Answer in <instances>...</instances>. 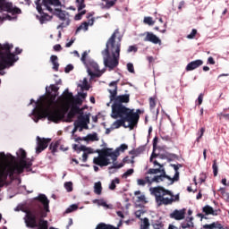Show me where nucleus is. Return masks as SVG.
Here are the masks:
<instances>
[{"label":"nucleus","mask_w":229,"mask_h":229,"mask_svg":"<svg viewBox=\"0 0 229 229\" xmlns=\"http://www.w3.org/2000/svg\"><path fill=\"white\" fill-rule=\"evenodd\" d=\"M171 166L174 167L175 171L174 178H171V176L165 174V169L150 168L148 170V174H157V173H161V174L154 176H145L144 183H148V185H151L153 182L160 183V182H164V180H168L170 182L168 185H173L174 182H178V180H180V172L178 170L180 169V167H182V165H171Z\"/></svg>","instance_id":"5"},{"label":"nucleus","mask_w":229,"mask_h":229,"mask_svg":"<svg viewBox=\"0 0 229 229\" xmlns=\"http://www.w3.org/2000/svg\"><path fill=\"white\" fill-rule=\"evenodd\" d=\"M94 192L95 194L101 196V192H103V186L101 185V182H95Z\"/></svg>","instance_id":"28"},{"label":"nucleus","mask_w":229,"mask_h":229,"mask_svg":"<svg viewBox=\"0 0 229 229\" xmlns=\"http://www.w3.org/2000/svg\"><path fill=\"white\" fill-rule=\"evenodd\" d=\"M72 101H73L72 105H76L77 106H78V105L79 106L83 105V100H81V98H73V100H72Z\"/></svg>","instance_id":"44"},{"label":"nucleus","mask_w":229,"mask_h":229,"mask_svg":"<svg viewBox=\"0 0 229 229\" xmlns=\"http://www.w3.org/2000/svg\"><path fill=\"white\" fill-rule=\"evenodd\" d=\"M74 44V39H71L68 43H66L65 47H71Z\"/></svg>","instance_id":"60"},{"label":"nucleus","mask_w":229,"mask_h":229,"mask_svg":"<svg viewBox=\"0 0 229 229\" xmlns=\"http://www.w3.org/2000/svg\"><path fill=\"white\" fill-rule=\"evenodd\" d=\"M88 159H89V154L83 153V155H82V162H87Z\"/></svg>","instance_id":"58"},{"label":"nucleus","mask_w":229,"mask_h":229,"mask_svg":"<svg viewBox=\"0 0 229 229\" xmlns=\"http://www.w3.org/2000/svg\"><path fill=\"white\" fill-rule=\"evenodd\" d=\"M127 70L129 71V72H131L133 74L135 72V68L133 67V64L128 63Z\"/></svg>","instance_id":"49"},{"label":"nucleus","mask_w":229,"mask_h":229,"mask_svg":"<svg viewBox=\"0 0 229 229\" xmlns=\"http://www.w3.org/2000/svg\"><path fill=\"white\" fill-rule=\"evenodd\" d=\"M143 215H144V210H142V209L135 212L136 217H138V219H140V221H141L140 229H144V224H142L144 219L140 218Z\"/></svg>","instance_id":"31"},{"label":"nucleus","mask_w":229,"mask_h":229,"mask_svg":"<svg viewBox=\"0 0 229 229\" xmlns=\"http://www.w3.org/2000/svg\"><path fill=\"white\" fill-rule=\"evenodd\" d=\"M78 12H81L85 8V0H76Z\"/></svg>","instance_id":"34"},{"label":"nucleus","mask_w":229,"mask_h":229,"mask_svg":"<svg viewBox=\"0 0 229 229\" xmlns=\"http://www.w3.org/2000/svg\"><path fill=\"white\" fill-rule=\"evenodd\" d=\"M49 89L51 91H48L47 88V96L44 97L42 100L36 102V107L33 109V115L37 117L35 123H38L40 119L47 118L52 123H58L65 117V114L69 111L65 107L53 108V105H55V101L58 98L60 88L55 84H51Z\"/></svg>","instance_id":"1"},{"label":"nucleus","mask_w":229,"mask_h":229,"mask_svg":"<svg viewBox=\"0 0 229 229\" xmlns=\"http://www.w3.org/2000/svg\"><path fill=\"white\" fill-rule=\"evenodd\" d=\"M138 48L136 46H130L127 49V53H137Z\"/></svg>","instance_id":"50"},{"label":"nucleus","mask_w":229,"mask_h":229,"mask_svg":"<svg viewBox=\"0 0 229 229\" xmlns=\"http://www.w3.org/2000/svg\"><path fill=\"white\" fill-rule=\"evenodd\" d=\"M196 35H198V30L193 29L191 32L187 36V38L192 39L194 37H196Z\"/></svg>","instance_id":"43"},{"label":"nucleus","mask_w":229,"mask_h":229,"mask_svg":"<svg viewBox=\"0 0 229 229\" xmlns=\"http://www.w3.org/2000/svg\"><path fill=\"white\" fill-rule=\"evenodd\" d=\"M50 60H51V63L53 64L54 71L58 72V68L60 67V64H58V56L51 55Z\"/></svg>","instance_id":"27"},{"label":"nucleus","mask_w":229,"mask_h":229,"mask_svg":"<svg viewBox=\"0 0 229 229\" xmlns=\"http://www.w3.org/2000/svg\"><path fill=\"white\" fill-rule=\"evenodd\" d=\"M54 51H62V45L60 44L55 45Z\"/></svg>","instance_id":"56"},{"label":"nucleus","mask_w":229,"mask_h":229,"mask_svg":"<svg viewBox=\"0 0 229 229\" xmlns=\"http://www.w3.org/2000/svg\"><path fill=\"white\" fill-rule=\"evenodd\" d=\"M86 151H87V153H89V155L92 154V153H94V149H92V148H87V147H86Z\"/></svg>","instance_id":"63"},{"label":"nucleus","mask_w":229,"mask_h":229,"mask_svg":"<svg viewBox=\"0 0 229 229\" xmlns=\"http://www.w3.org/2000/svg\"><path fill=\"white\" fill-rule=\"evenodd\" d=\"M149 106L151 109L155 108L157 106V100H155V98L151 97L149 98Z\"/></svg>","instance_id":"42"},{"label":"nucleus","mask_w":229,"mask_h":229,"mask_svg":"<svg viewBox=\"0 0 229 229\" xmlns=\"http://www.w3.org/2000/svg\"><path fill=\"white\" fill-rule=\"evenodd\" d=\"M157 144H158V138H154V140H153V146H154V148H157Z\"/></svg>","instance_id":"62"},{"label":"nucleus","mask_w":229,"mask_h":229,"mask_svg":"<svg viewBox=\"0 0 229 229\" xmlns=\"http://www.w3.org/2000/svg\"><path fill=\"white\" fill-rule=\"evenodd\" d=\"M78 121L74 122L77 123V127H81L79 131H83L84 130H89V124H90V114H84L83 113L79 114L77 117Z\"/></svg>","instance_id":"12"},{"label":"nucleus","mask_w":229,"mask_h":229,"mask_svg":"<svg viewBox=\"0 0 229 229\" xmlns=\"http://www.w3.org/2000/svg\"><path fill=\"white\" fill-rule=\"evenodd\" d=\"M112 119H124L127 121L130 130H133L137 123H139V113H135L133 109L124 106L123 104H113Z\"/></svg>","instance_id":"4"},{"label":"nucleus","mask_w":229,"mask_h":229,"mask_svg":"<svg viewBox=\"0 0 229 229\" xmlns=\"http://www.w3.org/2000/svg\"><path fill=\"white\" fill-rule=\"evenodd\" d=\"M58 148H60L61 151H68L69 147H65V145H62V140H58L55 142H52L49 146V149L53 155L58 151Z\"/></svg>","instance_id":"15"},{"label":"nucleus","mask_w":229,"mask_h":229,"mask_svg":"<svg viewBox=\"0 0 229 229\" xmlns=\"http://www.w3.org/2000/svg\"><path fill=\"white\" fill-rule=\"evenodd\" d=\"M83 140L86 142H89L90 140L91 142H96L99 140V137H98V133L94 132L92 134H88L87 137H83Z\"/></svg>","instance_id":"26"},{"label":"nucleus","mask_w":229,"mask_h":229,"mask_svg":"<svg viewBox=\"0 0 229 229\" xmlns=\"http://www.w3.org/2000/svg\"><path fill=\"white\" fill-rule=\"evenodd\" d=\"M115 3H117V0H111L106 3V5L103 8H106V10H110L113 6H115Z\"/></svg>","instance_id":"33"},{"label":"nucleus","mask_w":229,"mask_h":229,"mask_svg":"<svg viewBox=\"0 0 229 229\" xmlns=\"http://www.w3.org/2000/svg\"><path fill=\"white\" fill-rule=\"evenodd\" d=\"M124 166V163L117 164V162L113 160V165L109 167V169H121V167Z\"/></svg>","instance_id":"36"},{"label":"nucleus","mask_w":229,"mask_h":229,"mask_svg":"<svg viewBox=\"0 0 229 229\" xmlns=\"http://www.w3.org/2000/svg\"><path fill=\"white\" fill-rule=\"evenodd\" d=\"M83 110H85V108H80V106H78L77 105L72 104L67 114L68 119H74L76 115L83 114Z\"/></svg>","instance_id":"18"},{"label":"nucleus","mask_w":229,"mask_h":229,"mask_svg":"<svg viewBox=\"0 0 229 229\" xmlns=\"http://www.w3.org/2000/svg\"><path fill=\"white\" fill-rule=\"evenodd\" d=\"M204 133H205V127H202L200 129V134H199V136L197 139L198 142H199V139H201V137H203Z\"/></svg>","instance_id":"55"},{"label":"nucleus","mask_w":229,"mask_h":229,"mask_svg":"<svg viewBox=\"0 0 229 229\" xmlns=\"http://www.w3.org/2000/svg\"><path fill=\"white\" fill-rule=\"evenodd\" d=\"M43 6H45L46 10L50 12V13H53L54 15H56L60 19V21H66L67 17L65 16V13L62 11V9H55L51 8L52 6H62V2L60 0H42Z\"/></svg>","instance_id":"8"},{"label":"nucleus","mask_w":229,"mask_h":229,"mask_svg":"<svg viewBox=\"0 0 229 229\" xmlns=\"http://www.w3.org/2000/svg\"><path fill=\"white\" fill-rule=\"evenodd\" d=\"M198 103H199V105H201L203 103V94L202 93L198 97Z\"/></svg>","instance_id":"57"},{"label":"nucleus","mask_w":229,"mask_h":229,"mask_svg":"<svg viewBox=\"0 0 229 229\" xmlns=\"http://www.w3.org/2000/svg\"><path fill=\"white\" fill-rule=\"evenodd\" d=\"M122 40L123 36L119 29L114 30V33L106 41V49L102 51L105 67H107L109 71H114L119 65Z\"/></svg>","instance_id":"2"},{"label":"nucleus","mask_w":229,"mask_h":229,"mask_svg":"<svg viewBox=\"0 0 229 229\" xmlns=\"http://www.w3.org/2000/svg\"><path fill=\"white\" fill-rule=\"evenodd\" d=\"M212 169H213L214 176H217L218 166H217V160H216V159L213 161Z\"/></svg>","instance_id":"35"},{"label":"nucleus","mask_w":229,"mask_h":229,"mask_svg":"<svg viewBox=\"0 0 229 229\" xmlns=\"http://www.w3.org/2000/svg\"><path fill=\"white\" fill-rule=\"evenodd\" d=\"M144 24H148V26H153L155 24V21H153L152 17H145Z\"/></svg>","instance_id":"37"},{"label":"nucleus","mask_w":229,"mask_h":229,"mask_svg":"<svg viewBox=\"0 0 229 229\" xmlns=\"http://www.w3.org/2000/svg\"><path fill=\"white\" fill-rule=\"evenodd\" d=\"M194 227V223H182V228L187 229V228H193Z\"/></svg>","instance_id":"47"},{"label":"nucleus","mask_w":229,"mask_h":229,"mask_svg":"<svg viewBox=\"0 0 229 229\" xmlns=\"http://www.w3.org/2000/svg\"><path fill=\"white\" fill-rule=\"evenodd\" d=\"M150 191L156 198V203L157 207H162V205H173L174 201H180V194L174 196L173 198H165L164 196H174L173 192L169 190H165L164 187L157 186L154 188H150Z\"/></svg>","instance_id":"6"},{"label":"nucleus","mask_w":229,"mask_h":229,"mask_svg":"<svg viewBox=\"0 0 229 229\" xmlns=\"http://www.w3.org/2000/svg\"><path fill=\"white\" fill-rule=\"evenodd\" d=\"M17 155L18 158H20L19 161H15V157L12 156V154L0 152V162L7 171L11 180H13V174H22L24 169H30L33 165L31 162L26 161V150L20 148Z\"/></svg>","instance_id":"3"},{"label":"nucleus","mask_w":229,"mask_h":229,"mask_svg":"<svg viewBox=\"0 0 229 229\" xmlns=\"http://www.w3.org/2000/svg\"><path fill=\"white\" fill-rule=\"evenodd\" d=\"M96 229H119V227H115L114 225H106V224H98Z\"/></svg>","instance_id":"29"},{"label":"nucleus","mask_w":229,"mask_h":229,"mask_svg":"<svg viewBox=\"0 0 229 229\" xmlns=\"http://www.w3.org/2000/svg\"><path fill=\"white\" fill-rule=\"evenodd\" d=\"M109 87H112V89H108V92L110 94V101H114V105L130 103V95H120L117 97V81H112Z\"/></svg>","instance_id":"9"},{"label":"nucleus","mask_w":229,"mask_h":229,"mask_svg":"<svg viewBox=\"0 0 229 229\" xmlns=\"http://www.w3.org/2000/svg\"><path fill=\"white\" fill-rule=\"evenodd\" d=\"M201 65H203V60L201 59H197L195 61H191V63H189L186 66V71L190 72V71H194L195 69H198V67H201Z\"/></svg>","instance_id":"21"},{"label":"nucleus","mask_w":229,"mask_h":229,"mask_svg":"<svg viewBox=\"0 0 229 229\" xmlns=\"http://www.w3.org/2000/svg\"><path fill=\"white\" fill-rule=\"evenodd\" d=\"M203 229H225L223 225L219 222H213L212 224H207L202 226Z\"/></svg>","instance_id":"23"},{"label":"nucleus","mask_w":229,"mask_h":229,"mask_svg":"<svg viewBox=\"0 0 229 229\" xmlns=\"http://www.w3.org/2000/svg\"><path fill=\"white\" fill-rule=\"evenodd\" d=\"M126 149H128V145L126 144H122L114 151V148H111V155H113L114 162H117V158L119 157L121 153H124Z\"/></svg>","instance_id":"19"},{"label":"nucleus","mask_w":229,"mask_h":229,"mask_svg":"<svg viewBox=\"0 0 229 229\" xmlns=\"http://www.w3.org/2000/svg\"><path fill=\"white\" fill-rule=\"evenodd\" d=\"M116 214H117L118 217L124 219V214L123 213V211H117Z\"/></svg>","instance_id":"61"},{"label":"nucleus","mask_w":229,"mask_h":229,"mask_svg":"<svg viewBox=\"0 0 229 229\" xmlns=\"http://www.w3.org/2000/svg\"><path fill=\"white\" fill-rule=\"evenodd\" d=\"M36 4V10H38L39 15H37V19L39 21L40 24H46L47 22H49V21H53V16H50L49 14L44 13V9H42V6H44V4L42 3V0H35Z\"/></svg>","instance_id":"10"},{"label":"nucleus","mask_w":229,"mask_h":229,"mask_svg":"<svg viewBox=\"0 0 229 229\" xmlns=\"http://www.w3.org/2000/svg\"><path fill=\"white\" fill-rule=\"evenodd\" d=\"M142 153H144V147L131 150L130 155H132L131 160H130V158L126 157L123 158V164H133V158H135V157H139V155Z\"/></svg>","instance_id":"16"},{"label":"nucleus","mask_w":229,"mask_h":229,"mask_svg":"<svg viewBox=\"0 0 229 229\" xmlns=\"http://www.w3.org/2000/svg\"><path fill=\"white\" fill-rule=\"evenodd\" d=\"M85 13H87V11H86V10L81 11V13H77V14L74 16V20H75V21H81V17H83V15H85Z\"/></svg>","instance_id":"38"},{"label":"nucleus","mask_w":229,"mask_h":229,"mask_svg":"<svg viewBox=\"0 0 229 229\" xmlns=\"http://www.w3.org/2000/svg\"><path fill=\"white\" fill-rule=\"evenodd\" d=\"M185 208L181 210L175 209L170 214V217L171 219H175V221H182V219H185Z\"/></svg>","instance_id":"20"},{"label":"nucleus","mask_w":229,"mask_h":229,"mask_svg":"<svg viewBox=\"0 0 229 229\" xmlns=\"http://www.w3.org/2000/svg\"><path fill=\"white\" fill-rule=\"evenodd\" d=\"M145 35L146 42H151V44H158L159 46H162V39H160V38H158L153 32L147 31L145 32Z\"/></svg>","instance_id":"17"},{"label":"nucleus","mask_w":229,"mask_h":229,"mask_svg":"<svg viewBox=\"0 0 229 229\" xmlns=\"http://www.w3.org/2000/svg\"><path fill=\"white\" fill-rule=\"evenodd\" d=\"M208 64H210V65H216V61L214 60V57L212 56L208 57Z\"/></svg>","instance_id":"53"},{"label":"nucleus","mask_w":229,"mask_h":229,"mask_svg":"<svg viewBox=\"0 0 229 229\" xmlns=\"http://www.w3.org/2000/svg\"><path fill=\"white\" fill-rule=\"evenodd\" d=\"M64 188L66 189L67 192H72V182H65Z\"/></svg>","instance_id":"39"},{"label":"nucleus","mask_w":229,"mask_h":229,"mask_svg":"<svg viewBox=\"0 0 229 229\" xmlns=\"http://www.w3.org/2000/svg\"><path fill=\"white\" fill-rule=\"evenodd\" d=\"M199 180L200 183H204V182L207 180V175L205 174H200Z\"/></svg>","instance_id":"52"},{"label":"nucleus","mask_w":229,"mask_h":229,"mask_svg":"<svg viewBox=\"0 0 229 229\" xmlns=\"http://www.w3.org/2000/svg\"><path fill=\"white\" fill-rule=\"evenodd\" d=\"M37 142L38 146L36 148V153L37 155H40L41 151H44V149L47 148V146H49V142H51V139L40 138L38 136Z\"/></svg>","instance_id":"14"},{"label":"nucleus","mask_w":229,"mask_h":229,"mask_svg":"<svg viewBox=\"0 0 229 229\" xmlns=\"http://www.w3.org/2000/svg\"><path fill=\"white\" fill-rule=\"evenodd\" d=\"M119 184V183H121V180L119 179V178H114L112 182H111V183L109 184V189H110V191H115V188H116V185L115 184Z\"/></svg>","instance_id":"30"},{"label":"nucleus","mask_w":229,"mask_h":229,"mask_svg":"<svg viewBox=\"0 0 229 229\" xmlns=\"http://www.w3.org/2000/svg\"><path fill=\"white\" fill-rule=\"evenodd\" d=\"M88 53L87 51L83 52L82 53V55H81V61L82 62V64H84V65H86L88 63H87V56H88Z\"/></svg>","instance_id":"45"},{"label":"nucleus","mask_w":229,"mask_h":229,"mask_svg":"<svg viewBox=\"0 0 229 229\" xmlns=\"http://www.w3.org/2000/svg\"><path fill=\"white\" fill-rule=\"evenodd\" d=\"M87 72L91 80L94 78H101V72H99V65L94 61H89L86 64Z\"/></svg>","instance_id":"11"},{"label":"nucleus","mask_w":229,"mask_h":229,"mask_svg":"<svg viewBox=\"0 0 229 229\" xmlns=\"http://www.w3.org/2000/svg\"><path fill=\"white\" fill-rule=\"evenodd\" d=\"M140 201H144V195L136 196V202L140 203Z\"/></svg>","instance_id":"54"},{"label":"nucleus","mask_w":229,"mask_h":229,"mask_svg":"<svg viewBox=\"0 0 229 229\" xmlns=\"http://www.w3.org/2000/svg\"><path fill=\"white\" fill-rule=\"evenodd\" d=\"M59 99L64 103H71L74 100V96L72 93L69 92V89H65L63 93V96H61Z\"/></svg>","instance_id":"22"},{"label":"nucleus","mask_w":229,"mask_h":229,"mask_svg":"<svg viewBox=\"0 0 229 229\" xmlns=\"http://www.w3.org/2000/svg\"><path fill=\"white\" fill-rule=\"evenodd\" d=\"M81 30H84L85 31H87L89 30V23H87V21H84L81 25H80L75 33H80L81 31Z\"/></svg>","instance_id":"32"},{"label":"nucleus","mask_w":229,"mask_h":229,"mask_svg":"<svg viewBox=\"0 0 229 229\" xmlns=\"http://www.w3.org/2000/svg\"><path fill=\"white\" fill-rule=\"evenodd\" d=\"M138 185H144V179H138Z\"/></svg>","instance_id":"64"},{"label":"nucleus","mask_w":229,"mask_h":229,"mask_svg":"<svg viewBox=\"0 0 229 229\" xmlns=\"http://www.w3.org/2000/svg\"><path fill=\"white\" fill-rule=\"evenodd\" d=\"M134 170L133 168H131L129 170H127L123 175L122 178H128V176H131V174H133Z\"/></svg>","instance_id":"40"},{"label":"nucleus","mask_w":229,"mask_h":229,"mask_svg":"<svg viewBox=\"0 0 229 229\" xmlns=\"http://www.w3.org/2000/svg\"><path fill=\"white\" fill-rule=\"evenodd\" d=\"M147 60L148 64H153V62H155V58L153 56H147Z\"/></svg>","instance_id":"59"},{"label":"nucleus","mask_w":229,"mask_h":229,"mask_svg":"<svg viewBox=\"0 0 229 229\" xmlns=\"http://www.w3.org/2000/svg\"><path fill=\"white\" fill-rule=\"evenodd\" d=\"M202 210L206 216H217V210H214V208L208 205L205 206Z\"/></svg>","instance_id":"25"},{"label":"nucleus","mask_w":229,"mask_h":229,"mask_svg":"<svg viewBox=\"0 0 229 229\" xmlns=\"http://www.w3.org/2000/svg\"><path fill=\"white\" fill-rule=\"evenodd\" d=\"M126 123H128V120L120 118L119 120H116L115 122H114L113 126L115 129L121 128V126H123V128H130V126L126 125Z\"/></svg>","instance_id":"24"},{"label":"nucleus","mask_w":229,"mask_h":229,"mask_svg":"<svg viewBox=\"0 0 229 229\" xmlns=\"http://www.w3.org/2000/svg\"><path fill=\"white\" fill-rule=\"evenodd\" d=\"M74 210H78V206L76 204H73L70 208H68L66 209V214H71V212H74Z\"/></svg>","instance_id":"41"},{"label":"nucleus","mask_w":229,"mask_h":229,"mask_svg":"<svg viewBox=\"0 0 229 229\" xmlns=\"http://www.w3.org/2000/svg\"><path fill=\"white\" fill-rule=\"evenodd\" d=\"M71 24V21L67 20L66 22H62L60 25L57 26V30L66 28V26H69Z\"/></svg>","instance_id":"48"},{"label":"nucleus","mask_w":229,"mask_h":229,"mask_svg":"<svg viewBox=\"0 0 229 229\" xmlns=\"http://www.w3.org/2000/svg\"><path fill=\"white\" fill-rule=\"evenodd\" d=\"M97 153L98 157H94L93 164L95 165H99V167H106V165H110V158L114 160V156L112 155V148H102L98 149ZM110 157V158H108Z\"/></svg>","instance_id":"7"},{"label":"nucleus","mask_w":229,"mask_h":229,"mask_svg":"<svg viewBox=\"0 0 229 229\" xmlns=\"http://www.w3.org/2000/svg\"><path fill=\"white\" fill-rule=\"evenodd\" d=\"M92 17V13H89L87 16V19H89V21L87 22L88 26H93L94 25V18Z\"/></svg>","instance_id":"46"},{"label":"nucleus","mask_w":229,"mask_h":229,"mask_svg":"<svg viewBox=\"0 0 229 229\" xmlns=\"http://www.w3.org/2000/svg\"><path fill=\"white\" fill-rule=\"evenodd\" d=\"M0 10H4L8 13H12V15H19V13H22L20 8L13 7L12 2H6L5 0H0Z\"/></svg>","instance_id":"13"},{"label":"nucleus","mask_w":229,"mask_h":229,"mask_svg":"<svg viewBox=\"0 0 229 229\" xmlns=\"http://www.w3.org/2000/svg\"><path fill=\"white\" fill-rule=\"evenodd\" d=\"M74 69V66L72 64H68L64 68V72L69 73L71 71Z\"/></svg>","instance_id":"51"}]
</instances>
